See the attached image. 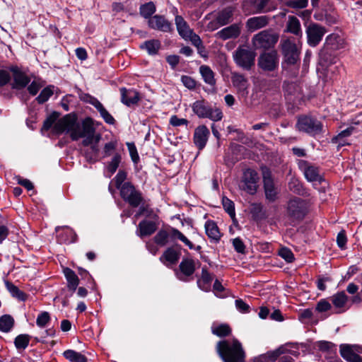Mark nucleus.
Segmentation results:
<instances>
[{"instance_id":"1","label":"nucleus","mask_w":362,"mask_h":362,"mask_svg":"<svg viewBox=\"0 0 362 362\" xmlns=\"http://www.w3.org/2000/svg\"><path fill=\"white\" fill-rule=\"evenodd\" d=\"M309 211L308 201L299 197H292L284 206L285 225L292 227L297 226L305 218Z\"/></svg>"},{"instance_id":"2","label":"nucleus","mask_w":362,"mask_h":362,"mask_svg":"<svg viewBox=\"0 0 362 362\" xmlns=\"http://www.w3.org/2000/svg\"><path fill=\"white\" fill-rule=\"evenodd\" d=\"M216 351L223 362H245V351L241 342L236 338L232 341L226 339L218 341Z\"/></svg>"},{"instance_id":"3","label":"nucleus","mask_w":362,"mask_h":362,"mask_svg":"<svg viewBox=\"0 0 362 362\" xmlns=\"http://www.w3.org/2000/svg\"><path fill=\"white\" fill-rule=\"evenodd\" d=\"M298 131L303 132L310 136L315 137L324 133L323 124L316 117L302 115L298 116L296 124Z\"/></svg>"},{"instance_id":"4","label":"nucleus","mask_w":362,"mask_h":362,"mask_svg":"<svg viewBox=\"0 0 362 362\" xmlns=\"http://www.w3.org/2000/svg\"><path fill=\"white\" fill-rule=\"evenodd\" d=\"M193 112L199 118H208L214 122L222 119L223 115L222 110L214 106L213 107L204 99L196 100L192 105Z\"/></svg>"},{"instance_id":"5","label":"nucleus","mask_w":362,"mask_h":362,"mask_svg":"<svg viewBox=\"0 0 362 362\" xmlns=\"http://www.w3.org/2000/svg\"><path fill=\"white\" fill-rule=\"evenodd\" d=\"M281 52L283 56L281 66L286 69L300 62V51L296 43L290 40H283L280 42Z\"/></svg>"},{"instance_id":"6","label":"nucleus","mask_w":362,"mask_h":362,"mask_svg":"<svg viewBox=\"0 0 362 362\" xmlns=\"http://www.w3.org/2000/svg\"><path fill=\"white\" fill-rule=\"evenodd\" d=\"M81 128V123L78 122L76 112H72L58 119L57 122L53 126L52 133L57 136L62 135L64 132L69 133L70 138L71 139L73 132H79Z\"/></svg>"},{"instance_id":"7","label":"nucleus","mask_w":362,"mask_h":362,"mask_svg":"<svg viewBox=\"0 0 362 362\" xmlns=\"http://www.w3.org/2000/svg\"><path fill=\"white\" fill-rule=\"evenodd\" d=\"M121 198L132 207L136 208L144 202V197L140 190L137 189L132 182H126L118 189Z\"/></svg>"},{"instance_id":"8","label":"nucleus","mask_w":362,"mask_h":362,"mask_svg":"<svg viewBox=\"0 0 362 362\" xmlns=\"http://www.w3.org/2000/svg\"><path fill=\"white\" fill-rule=\"evenodd\" d=\"M278 40V34L272 33L269 30H264L255 35L252 42L255 49H263L266 51L274 47Z\"/></svg>"},{"instance_id":"9","label":"nucleus","mask_w":362,"mask_h":362,"mask_svg":"<svg viewBox=\"0 0 362 362\" xmlns=\"http://www.w3.org/2000/svg\"><path fill=\"white\" fill-rule=\"evenodd\" d=\"M279 59L277 51L272 49L270 52L264 51L257 59V66L263 71L272 72L278 69Z\"/></svg>"},{"instance_id":"10","label":"nucleus","mask_w":362,"mask_h":362,"mask_svg":"<svg viewBox=\"0 0 362 362\" xmlns=\"http://www.w3.org/2000/svg\"><path fill=\"white\" fill-rule=\"evenodd\" d=\"M256 54L255 52L243 48L241 46L237 48L233 53V59L235 64L245 70H250L255 65Z\"/></svg>"},{"instance_id":"11","label":"nucleus","mask_w":362,"mask_h":362,"mask_svg":"<svg viewBox=\"0 0 362 362\" xmlns=\"http://www.w3.org/2000/svg\"><path fill=\"white\" fill-rule=\"evenodd\" d=\"M8 71L12 74L11 87L13 90H23L30 83V78L18 66L11 65L8 66Z\"/></svg>"},{"instance_id":"12","label":"nucleus","mask_w":362,"mask_h":362,"mask_svg":"<svg viewBox=\"0 0 362 362\" xmlns=\"http://www.w3.org/2000/svg\"><path fill=\"white\" fill-rule=\"evenodd\" d=\"M307 42L310 47H315L322 40L327 29L316 23L311 22L306 28Z\"/></svg>"},{"instance_id":"13","label":"nucleus","mask_w":362,"mask_h":362,"mask_svg":"<svg viewBox=\"0 0 362 362\" xmlns=\"http://www.w3.org/2000/svg\"><path fill=\"white\" fill-rule=\"evenodd\" d=\"M259 176L257 172L252 168L243 171L241 180V188L250 194H255L257 190Z\"/></svg>"},{"instance_id":"14","label":"nucleus","mask_w":362,"mask_h":362,"mask_svg":"<svg viewBox=\"0 0 362 362\" xmlns=\"http://www.w3.org/2000/svg\"><path fill=\"white\" fill-rule=\"evenodd\" d=\"M196 271V264L193 259L183 257L179 264L178 270H175L177 278L182 281H188Z\"/></svg>"},{"instance_id":"15","label":"nucleus","mask_w":362,"mask_h":362,"mask_svg":"<svg viewBox=\"0 0 362 362\" xmlns=\"http://www.w3.org/2000/svg\"><path fill=\"white\" fill-rule=\"evenodd\" d=\"M182 245L175 243L173 245L168 247L160 257V261L165 266L175 265L181 256Z\"/></svg>"},{"instance_id":"16","label":"nucleus","mask_w":362,"mask_h":362,"mask_svg":"<svg viewBox=\"0 0 362 362\" xmlns=\"http://www.w3.org/2000/svg\"><path fill=\"white\" fill-rule=\"evenodd\" d=\"M93 133H95V128L92 127V125L87 123L81 126L79 132H74L71 134V140L74 141H78L79 139L83 138L81 145L84 147H88L93 144Z\"/></svg>"},{"instance_id":"17","label":"nucleus","mask_w":362,"mask_h":362,"mask_svg":"<svg viewBox=\"0 0 362 362\" xmlns=\"http://www.w3.org/2000/svg\"><path fill=\"white\" fill-rule=\"evenodd\" d=\"M119 92L121 103L128 107H134L138 105L141 99L140 93L134 88L122 87L119 88Z\"/></svg>"},{"instance_id":"18","label":"nucleus","mask_w":362,"mask_h":362,"mask_svg":"<svg viewBox=\"0 0 362 362\" xmlns=\"http://www.w3.org/2000/svg\"><path fill=\"white\" fill-rule=\"evenodd\" d=\"M210 136L208 127L204 125H199L195 129L193 135V142L199 150H202L206 145Z\"/></svg>"},{"instance_id":"19","label":"nucleus","mask_w":362,"mask_h":362,"mask_svg":"<svg viewBox=\"0 0 362 362\" xmlns=\"http://www.w3.org/2000/svg\"><path fill=\"white\" fill-rule=\"evenodd\" d=\"M148 25L150 28L162 31L164 33L171 32L173 30L172 24L164 16L155 15L148 21Z\"/></svg>"},{"instance_id":"20","label":"nucleus","mask_w":362,"mask_h":362,"mask_svg":"<svg viewBox=\"0 0 362 362\" xmlns=\"http://www.w3.org/2000/svg\"><path fill=\"white\" fill-rule=\"evenodd\" d=\"M156 221H149L146 219L141 221L137 226L136 231V235L141 239L153 235L158 229Z\"/></svg>"},{"instance_id":"21","label":"nucleus","mask_w":362,"mask_h":362,"mask_svg":"<svg viewBox=\"0 0 362 362\" xmlns=\"http://www.w3.org/2000/svg\"><path fill=\"white\" fill-rule=\"evenodd\" d=\"M332 304L334 306V314H341L344 313L346 309L345 306L348 302L349 297L346 294L345 291H338L329 298Z\"/></svg>"},{"instance_id":"22","label":"nucleus","mask_w":362,"mask_h":362,"mask_svg":"<svg viewBox=\"0 0 362 362\" xmlns=\"http://www.w3.org/2000/svg\"><path fill=\"white\" fill-rule=\"evenodd\" d=\"M235 8L233 6H228L219 11L215 18V23L219 26H224L233 20V15Z\"/></svg>"},{"instance_id":"23","label":"nucleus","mask_w":362,"mask_h":362,"mask_svg":"<svg viewBox=\"0 0 362 362\" xmlns=\"http://www.w3.org/2000/svg\"><path fill=\"white\" fill-rule=\"evenodd\" d=\"M231 81L241 96L246 97L248 94V81L245 76L237 72L232 73Z\"/></svg>"},{"instance_id":"24","label":"nucleus","mask_w":362,"mask_h":362,"mask_svg":"<svg viewBox=\"0 0 362 362\" xmlns=\"http://www.w3.org/2000/svg\"><path fill=\"white\" fill-rule=\"evenodd\" d=\"M213 279V275L209 272L206 266H204L202 268L201 276L197 281L198 288L204 292L210 291Z\"/></svg>"},{"instance_id":"25","label":"nucleus","mask_w":362,"mask_h":362,"mask_svg":"<svg viewBox=\"0 0 362 362\" xmlns=\"http://www.w3.org/2000/svg\"><path fill=\"white\" fill-rule=\"evenodd\" d=\"M339 351L341 356L347 362H362V356L356 353L349 344H341Z\"/></svg>"},{"instance_id":"26","label":"nucleus","mask_w":362,"mask_h":362,"mask_svg":"<svg viewBox=\"0 0 362 362\" xmlns=\"http://www.w3.org/2000/svg\"><path fill=\"white\" fill-rule=\"evenodd\" d=\"M269 21V18L267 16L252 17L246 21V28L248 31L254 32L267 26Z\"/></svg>"},{"instance_id":"27","label":"nucleus","mask_w":362,"mask_h":362,"mask_svg":"<svg viewBox=\"0 0 362 362\" xmlns=\"http://www.w3.org/2000/svg\"><path fill=\"white\" fill-rule=\"evenodd\" d=\"M241 33V29L239 24L233 23L226 27L218 32L217 35L219 38L226 40L230 38H237Z\"/></svg>"},{"instance_id":"28","label":"nucleus","mask_w":362,"mask_h":362,"mask_svg":"<svg viewBox=\"0 0 362 362\" xmlns=\"http://www.w3.org/2000/svg\"><path fill=\"white\" fill-rule=\"evenodd\" d=\"M63 274L67 281V288L69 291L74 293L79 284V279L74 271L69 267H64L63 269Z\"/></svg>"},{"instance_id":"29","label":"nucleus","mask_w":362,"mask_h":362,"mask_svg":"<svg viewBox=\"0 0 362 362\" xmlns=\"http://www.w3.org/2000/svg\"><path fill=\"white\" fill-rule=\"evenodd\" d=\"M288 189L293 193L302 197H308L309 190L304 186L303 183L298 179L292 178L288 184Z\"/></svg>"},{"instance_id":"30","label":"nucleus","mask_w":362,"mask_h":362,"mask_svg":"<svg viewBox=\"0 0 362 362\" xmlns=\"http://www.w3.org/2000/svg\"><path fill=\"white\" fill-rule=\"evenodd\" d=\"M175 21L179 35L183 39L187 40V37H189V35L192 34L194 30L189 28L186 21L181 16H176Z\"/></svg>"},{"instance_id":"31","label":"nucleus","mask_w":362,"mask_h":362,"mask_svg":"<svg viewBox=\"0 0 362 362\" xmlns=\"http://www.w3.org/2000/svg\"><path fill=\"white\" fill-rule=\"evenodd\" d=\"M160 47L161 42L157 39L146 40L139 45L141 49L146 50L151 56L156 55Z\"/></svg>"},{"instance_id":"32","label":"nucleus","mask_w":362,"mask_h":362,"mask_svg":"<svg viewBox=\"0 0 362 362\" xmlns=\"http://www.w3.org/2000/svg\"><path fill=\"white\" fill-rule=\"evenodd\" d=\"M206 234L210 239H213L218 242L221 238V233L219 228L214 221H206L204 225Z\"/></svg>"},{"instance_id":"33","label":"nucleus","mask_w":362,"mask_h":362,"mask_svg":"<svg viewBox=\"0 0 362 362\" xmlns=\"http://www.w3.org/2000/svg\"><path fill=\"white\" fill-rule=\"evenodd\" d=\"M334 50L322 47L319 52V64L322 66H328L334 63Z\"/></svg>"},{"instance_id":"34","label":"nucleus","mask_w":362,"mask_h":362,"mask_svg":"<svg viewBox=\"0 0 362 362\" xmlns=\"http://www.w3.org/2000/svg\"><path fill=\"white\" fill-rule=\"evenodd\" d=\"M286 31L301 37L303 35L300 23L299 20L294 16H289L286 25Z\"/></svg>"},{"instance_id":"35","label":"nucleus","mask_w":362,"mask_h":362,"mask_svg":"<svg viewBox=\"0 0 362 362\" xmlns=\"http://www.w3.org/2000/svg\"><path fill=\"white\" fill-rule=\"evenodd\" d=\"M342 43L343 39L338 34L332 33L326 37L323 46L335 51L341 48Z\"/></svg>"},{"instance_id":"36","label":"nucleus","mask_w":362,"mask_h":362,"mask_svg":"<svg viewBox=\"0 0 362 362\" xmlns=\"http://www.w3.org/2000/svg\"><path fill=\"white\" fill-rule=\"evenodd\" d=\"M304 176L305 179L310 182H318L321 184L325 180L323 177L320 175L319 167L313 164H311V165L308 168L307 171L304 173Z\"/></svg>"},{"instance_id":"37","label":"nucleus","mask_w":362,"mask_h":362,"mask_svg":"<svg viewBox=\"0 0 362 362\" xmlns=\"http://www.w3.org/2000/svg\"><path fill=\"white\" fill-rule=\"evenodd\" d=\"M168 231L172 242L177 239L185 243L189 249L194 248V244L178 229L169 226Z\"/></svg>"},{"instance_id":"38","label":"nucleus","mask_w":362,"mask_h":362,"mask_svg":"<svg viewBox=\"0 0 362 362\" xmlns=\"http://www.w3.org/2000/svg\"><path fill=\"white\" fill-rule=\"evenodd\" d=\"M199 73L204 81L211 86H214L216 83L215 74L210 66L202 65L199 67Z\"/></svg>"},{"instance_id":"39","label":"nucleus","mask_w":362,"mask_h":362,"mask_svg":"<svg viewBox=\"0 0 362 362\" xmlns=\"http://www.w3.org/2000/svg\"><path fill=\"white\" fill-rule=\"evenodd\" d=\"M6 289L9 291L12 297L17 298L18 300L25 302L28 298V295L24 291L19 289L18 286L12 282L6 281L5 282Z\"/></svg>"},{"instance_id":"40","label":"nucleus","mask_w":362,"mask_h":362,"mask_svg":"<svg viewBox=\"0 0 362 362\" xmlns=\"http://www.w3.org/2000/svg\"><path fill=\"white\" fill-rule=\"evenodd\" d=\"M211 332L218 337L223 338L229 337L232 334V329L227 323H221L217 325L214 324L211 327Z\"/></svg>"},{"instance_id":"41","label":"nucleus","mask_w":362,"mask_h":362,"mask_svg":"<svg viewBox=\"0 0 362 362\" xmlns=\"http://www.w3.org/2000/svg\"><path fill=\"white\" fill-rule=\"evenodd\" d=\"M263 188L266 199L270 203L276 202L278 199V191L275 187L274 182L263 183Z\"/></svg>"},{"instance_id":"42","label":"nucleus","mask_w":362,"mask_h":362,"mask_svg":"<svg viewBox=\"0 0 362 362\" xmlns=\"http://www.w3.org/2000/svg\"><path fill=\"white\" fill-rule=\"evenodd\" d=\"M60 113L57 111H53L50 115H49L43 122L42 127L40 129L41 134H43L45 132L50 129L52 130L53 126L57 122Z\"/></svg>"},{"instance_id":"43","label":"nucleus","mask_w":362,"mask_h":362,"mask_svg":"<svg viewBox=\"0 0 362 362\" xmlns=\"http://www.w3.org/2000/svg\"><path fill=\"white\" fill-rule=\"evenodd\" d=\"M354 130H355V128L354 127H349L346 129L339 132L337 135L334 136L332 139V143L338 144L337 148L339 150L341 147L348 144V143H346L345 141H344L342 140L344 138L350 136Z\"/></svg>"},{"instance_id":"44","label":"nucleus","mask_w":362,"mask_h":362,"mask_svg":"<svg viewBox=\"0 0 362 362\" xmlns=\"http://www.w3.org/2000/svg\"><path fill=\"white\" fill-rule=\"evenodd\" d=\"M250 214L255 221H262L267 218L266 211L261 203H253L251 206Z\"/></svg>"},{"instance_id":"45","label":"nucleus","mask_w":362,"mask_h":362,"mask_svg":"<svg viewBox=\"0 0 362 362\" xmlns=\"http://www.w3.org/2000/svg\"><path fill=\"white\" fill-rule=\"evenodd\" d=\"M55 88L54 85H48L45 87L35 98L37 103L40 105L46 103L54 94Z\"/></svg>"},{"instance_id":"46","label":"nucleus","mask_w":362,"mask_h":362,"mask_svg":"<svg viewBox=\"0 0 362 362\" xmlns=\"http://www.w3.org/2000/svg\"><path fill=\"white\" fill-rule=\"evenodd\" d=\"M15 320L13 317L8 314L3 315L0 317V331L2 332H10L14 326Z\"/></svg>"},{"instance_id":"47","label":"nucleus","mask_w":362,"mask_h":362,"mask_svg":"<svg viewBox=\"0 0 362 362\" xmlns=\"http://www.w3.org/2000/svg\"><path fill=\"white\" fill-rule=\"evenodd\" d=\"M64 357L70 362H88L86 356L72 349H67L63 353Z\"/></svg>"},{"instance_id":"48","label":"nucleus","mask_w":362,"mask_h":362,"mask_svg":"<svg viewBox=\"0 0 362 362\" xmlns=\"http://www.w3.org/2000/svg\"><path fill=\"white\" fill-rule=\"evenodd\" d=\"M169 238L170 235L168 228H161L153 237V241L157 245L160 247H164L168 243Z\"/></svg>"},{"instance_id":"49","label":"nucleus","mask_w":362,"mask_h":362,"mask_svg":"<svg viewBox=\"0 0 362 362\" xmlns=\"http://www.w3.org/2000/svg\"><path fill=\"white\" fill-rule=\"evenodd\" d=\"M156 8L153 1H149L141 4L139 8L140 15L146 19H150L153 14L156 12Z\"/></svg>"},{"instance_id":"50","label":"nucleus","mask_w":362,"mask_h":362,"mask_svg":"<svg viewBox=\"0 0 362 362\" xmlns=\"http://www.w3.org/2000/svg\"><path fill=\"white\" fill-rule=\"evenodd\" d=\"M31 336L28 334H21L14 339V345L17 350H25L29 345Z\"/></svg>"},{"instance_id":"51","label":"nucleus","mask_w":362,"mask_h":362,"mask_svg":"<svg viewBox=\"0 0 362 362\" xmlns=\"http://www.w3.org/2000/svg\"><path fill=\"white\" fill-rule=\"evenodd\" d=\"M95 109L100 113V117L106 124L110 125H115L116 124V120L114 117L107 110L101 103L96 106Z\"/></svg>"},{"instance_id":"52","label":"nucleus","mask_w":362,"mask_h":362,"mask_svg":"<svg viewBox=\"0 0 362 362\" xmlns=\"http://www.w3.org/2000/svg\"><path fill=\"white\" fill-rule=\"evenodd\" d=\"M222 205L226 212L228 213L229 216L233 220V223H238L235 218V209L234 202L228 197H223L222 198Z\"/></svg>"},{"instance_id":"53","label":"nucleus","mask_w":362,"mask_h":362,"mask_svg":"<svg viewBox=\"0 0 362 362\" xmlns=\"http://www.w3.org/2000/svg\"><path fill=\"white\" fill-rule=\"evenodd\" d=\"M142 215L151 220L158 221L159 219L158 215L155 213L154 210L148 204L140 206L136 216H139Z\"/></svg>"},{"instance_id":"54","label":"nucleus","mask_w":362,"mask_h":362,"mask_svg":"<svg viewBox=\"0 0 362 362\" xmlns=\"http://www.w3.org/2000/svg\"><path fill=\"white\" fill-rule=\"evenodd\" d=\"M77 93L81 101L92 105L95 108L100 103L98 98L89 93H84L81 88H77Z\"/></svg>"},{"instance_id":"55","label":"nucleus","mask_w":362,"mask_h":362,"mask_svg":"<svg viewBox=\"0 0 362 362\" xmlns=\"http://www.w3.org/2000/svg\"><path fill=\"white\" fill-rule=\"evenodd\" d=\"M122 162V156L119 153H115L111 160L107 163V170L110 175H113L119 166Z\"/></svg>"},{"instance_id":"56","label":"nucleus","mask_w":362,"mask_h":362,"mask_svg":"<svg viewBox=\"0 0 362 362\" xmlns=\"http://www.w3.org/2000/svg\"><path fill=\"white\" fill-rule=\"evenodd\" d=\"M339 16L335 8L325 10V23L327 25L338 23Z\"/></svg>"},{"instance_id":"57","label":"nucleus","mask_w":362,"mask_h":362,"mask_svg":"<svg viewBox=\"0 0 362 362\" xmlns=\"http://www.w3.org/2000/svg\"><path fill=\"white\" fill-rule=\"evenodd\" d=\"M288 351V350L285 348L284 346H280L279 348L274 351H267L266 355L267 358L272 361L274 362L276 361L279 358H280V356L286 354Z\"/></svg>"},{"instance_id":"58","label":"nucleus","mask_w":362,"mask_h":362,"mask_svg":"<svg viewBox=\"0 0 362 362\" xmlns=\"http://www.w3.org/2000/svg\"><path fill=\"white\" fill-rule=\"evenodd\" d=\"M278 255L284 259L287 263H291L295 260L294 254L287 247H282L278 251Z\"/></svg>"},{"instance_id":"59","label":"nucleus","mask_w":362,"mask_h":362,"mask_svg":"<svg viewBox=\"0 0 362 362\" xmlns=\"http://www.w3.org/2000/svg\"><path fill=\"white\" fill-rule=\"evenodd\" d=\"M127 172L124 170L119 169L112 181L115 182V187L118 189L123 186V184L127 178Z\"/></svg>"},{"instance_id":"60","label":"nucleus","mask_w":362,"mask_h":362,"mask_svg":"<svg viewBox=\"0 0 362 362\" xmlns=\"http://www.w3.org/2000/svg\"><path fill=\"white\" fill-rule=\"evenodd\" d=\"M50 321L51 317L49 313L47 311H42L37 317L36 325L40 328H44Z\"/></svg>"},{"instance_id":"61","label":"nucleus","mask_w":362,"mask_h":362,"mask_svg":"<svg viewBox=\"0 0 362 362\" xmlns=\"http://www.w3.org/2000/svg\"><path fill=\"white\" fill-rule=\"evenodd\" d=\"M317 346L320 351L322 352H332L336 350V345L328 341H319L317 343Z\"/></svg>"},{"instance_id":"62","label":"nucleus","mask_w":362,"mask_h":362,"mask_svg":"<svg viewBox=\"0 0 362 362\" xmlns=\"http://www.w3.org/2000/svg\"><path fill=\"white\" fill-rule=\"evenodd\" d=\"M127 146L132 162L134 164H137L139 162V156L135 144L134 142H127Z\"/></svg>"},{"instance_id":"63","label":"nucleus","mask_w":362,"mask_h":362,"mask_svg":"<svg viewBox=\"0 0 362 362\" xmlns=\"http://www.w3.org/2000/svg\"><path fill=\"white\" fill-rule=\"evenodd\" d=\"M117 141H111L110 142L106 143L103 149V158H107L110 156L114 151H115L117 148Z\"/></svg>"},{"instance_id":"64","label":"nucleus","mask_w":362,"mask_h":362,"mask_svg":"<svg viewBox=\"0 0 362 362\" xmlns=\"http://www.w3.org/2000/svg\"><path fill=\"white\" fill-rule=\"evenodd\" d=\"M282 88L285 95H293L296 91L297 86L294 82L284 81Z\"/></svg>"}]
</instances>
